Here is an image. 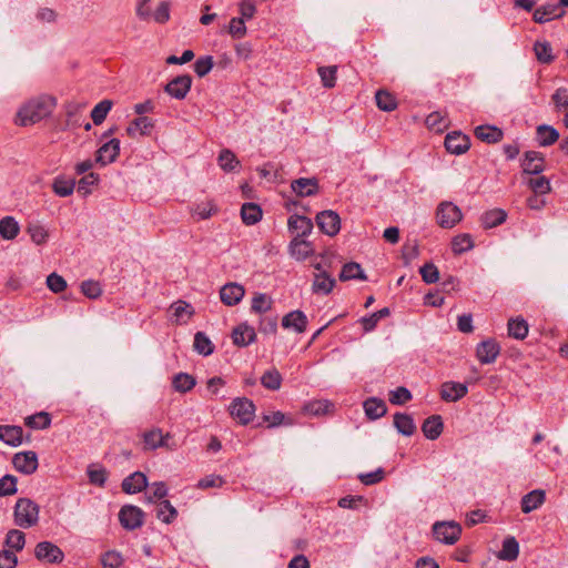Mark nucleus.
Returning a JSON list of instances; mask_svg holds the SVG:
<instances>
[{"label": "nucleus", "mask_w": 568, "mask_h": 568, "mask_svg": "<svg viewBox=\"0 0 568 568\" xmlns=\"http://www.w3.org/2000/svg\"><path fill=\"white\" fill-rule=\"evenodd\" d=\"M54 105V99L48 95L31 99L19 109L16 123L21 126L32 125L49 116Z\"/></svg>", "instance_id": "nucleus-1"}, {"label": "nucleus", "mask_w": 568, "mask_h": 568, "mask_svg": "<svg viewBox=\"0 0 568 568\" xmlns=\"http://www.w3.org/2000/svg\"><path fill=\"white\" fill-rule=\"evenodd\" d=\"M426 125L432 130L440 132L447 128L448 122L439 112H432L426 118Z\"/></svg>", "instance_id": "nucleus-61"}, {"label": "nucleus", "mask_w": 568, "mask_h": 568, "mask_svg": "<svg viewBox=\"0 0 568 568\" xmlns=\"http://www.w3.org/2000/svg\"><path fill=\"white\" fill-rule=\"evenodd\" d=\"M20 232L19 223L12 216H4L0 220V236L3 240H13Z\"/></svg>", "instance_id": "nucleus-38"}, {"label": "nucleus", "mask_w": 568, "mask_h": 568, "mask_svg": "<svg viewBox=\"0 0 568 568\" xmlns=\"http://www.w3.org/2000/svg\"><path fill=\"white\" fill-rule=\"evenodd\" d=\"M40 508L29 498H19L14 506V524L21 528H30L39 521Z\"/></svg>", "instance_id": "nucleus-2"}, {"label": "nucleus", "mask_w": 568, "mask_h": 568, "mask_svg": "<svg viewBox=\"0 0 568 568\" xmlns=\"http://www.w3.org/2000/svg\"><path fill=\"white\" fill-rule=\"evenodd\" d=\"M81 292L87 297L94 300L98 298L102 294V288L99 282L88 280L82 282L81 284Z\"/></svg>", "instance_id": "nucleus-64"}, {"label": "nucleus", "mask_w": 568, "mask_h": 568, "mask_svg": "<svg viewBox=\"0 0 568 568\" xmlns=\"http://www.w3.org/2000/svg\"><path fill=\"white\" fill-rule=\"evenodd\" d=\"M244 294V287L237 283H227L220 291L221 301L229 306L239 304Z\"/></svg>", "instance_id": "nucleus-16"}, {"label": "nucleus", "mask_w": 568, "mask_h": 568, "mask_svg": "<svg viewBox=\"0 0 568 568\" xmlns=\"http://www.w3.org/2000/svg\"><path fill=\"white\" fill-rule=\"evenodd\" d=\"M216 211H217V209L213 204V202L209 201L205 203L196 204L192 209V214L197 216L201 220H206V219L211 217L214 213H216Z\"/></svg>", "instance_id": "nucleus-58"}, {"label": "nucleus", "mask_w": 568, "mask_h": 568, "mask_svg": "<svg viewBox=\"0 0 568 568\" xmlns=\"http://www.w3.org/2000/svg\"><path fill=\"white\" fill-rule=\"evenodd\" d=\"M288 229L296 233L295 237L303 239L312 233L313 222L311 219L294 214L288 219Z\"/></svg>", "instance_id": "nucleus-23"}, {"label": "nucleus", "mask_w": 568, "mask_h": 568, "mask_svg": "<svg viewBox=\"0 0 568 568\" xmlns=\"http://www.w3.org/2000/svg\"><path fill=\"white\" fill-rule=\"evenodd\" d=\"M412 399V393L408 388L399 386L389 392V402L394 405H403Z\"/></svg>", "instance_id": "nucleus-59"}, {"label": "nucleus", "mask_w": 568, "mask_h": 568, "mask_svg": "<svg viewBox=\"0 0 568 568\" xmlns=\"http://www.w3.org/2000/svg\"><path fill=\"white\" fill-rule=\"evenodd\" d=\"M291 255L296 260H306L313 254L312 243L304 240L294 237L290 244Z\"/></svg>", "instance_id": "nucleus-32"}, {"label": "nucleus", "mask_w": 568, "mask_h": 568, "mask_svg": "<svg viewBox=\"0 0 568 568\" xmlns=\"http://www.w3.org/2000/svg\"><path fill=\"white\" fill-rule=\"evenodd\" d=\"M475 135L478 140L487 143H497L503 139V131L495 125H478L475 129Z\"/></svg>", "instance_id": "nucleus-27"}, {"label": "nucleus", "mask_w": 568, "mask_h": 568, "mask_svg": "<svg viewBox=\"0 0 568 568\" xmlns=\"http://www.w3.org/2000/svg\"><path fill=\"white\" fill-rule=\"evenodd\" d=\"M394 426L404 436H412L416 432L413 417L405 413H396L394 415Z\"/></svg>", "instance_id": "nucleus-31"}, {"label": "nucleus", "mask_w": 568, "mask_h": 568, "mask_svg": "<svg viewBox=\"0 0 568 568\" xmlns=\"http://www.w3.org/2000/svg\"><path fill=\"white\" fill-rule=\"evenodd\" d=\"M142 438L144 450L165 448L166 450L173 452L178 448L176 443L172 440V435L170 433L164 434L159 427H153L144 432Z\"/></svg>", "instance_id": "nucleus-3"}, {"label": "nucleus", "mask_w": 568, "mask_h": 568, "mask_svg": "<svg viewBox=\"0 0 568 568\" xmlns=\"http://www.w3.org/2000/svg\"><path fill=\"white\" fill-rule=\"evenodd\" d=\"M23 429L20 426H0V439L10 446H18L22 443Z\"/></svg>", "instance_id": "nucleus-29"}, {"label": "nucleus", "mask_w": 568, "mask_h": 568, "mask_svg": "<svg viewBox=\"0 0 568 568\" xmlns=\"http://www.w3.org/2000/svg\"><path fill=\"white\" fill-rule=\"evenodd\" d=\"M419 273L422 275L423 281L426 284H434L439 280V271L437 266L433 263H425L420 268Z\"/></svg>", "instance_id": "nucleus-56"}, {"label": "nucleus", "mask_w": 568, "mask_h": 568, "mask_svg": "<svg viewBox=\"0 0 568 568\" xmlns=\"http://www.w3.org/2000/svg\"><path fill=\"white\" fill-rule=\"evenodd\" d=\"M544 501L545 493L539 489L532 490L521 498V510L525 514H529L541 506Z\"/></svg>", "instance_id": "nucleus-33"}, {"label": "nucleus", "mask_w": 568, "mask_h": 568, "mask_svg": "<svg viewBox=\"0 0 568 568\" xmlns=\"http://www.w3.org/2000/svg\"><path fill=\"white\" fill-rule=\"evenodd\" d=\"M261 384L270 390H277L282 385V375L276 368L267 369L261 377Z\"/></svg>", "instance_id": "nucleus-44"}, {"label": "nucleus", "mask_w": 568, "mask_h": 568, "mask_svg": "<svg viewBox=\"0 0 568 568\" xmlns=\"http://www.w3.org/2000/svg\"><path fill=\"white\" fill-rule=\"evenodd\" d=\"M172 384L176 392L186 393L195 386L196 382L192 375L179 373L174 375Z\"/></svg>", "instance_id": "nucleus-46"}, {"label": "nucleus", "mask_w": 568, "mask_h": 568, "mask_svg": "<svg viewBox=\"0 0 568 568\" xmlns=\"http://www.w3.org/2000/svg\"><path fill=\"white\" fill-rule=\"evenodd\" d=\"M178 516L176 509L169 500H162L156 509V517L165 524H171Z\"/></svg>", "instance_id": "nucleus-53"}, {"label": "nucleus", "mask_w": 568, "mask_h": 568, "mask_svg": "<svg viewBox=\"0 0 568 568\" xmlns=\"http://www.w3.org/2000/svg\"><path fill=\"white\" fill-rule=\"evenodd\" d=\"M192 87V77L189 74H182L173 78L164 85V92L171 98L176 100H183L186 98Z\"/></svg>", "instance_id": "nucleus-8"}, {"label": "nucleus", "mask_w": 568, "mask_h": 568, "mask_svg": "<svg viewBox=\"0 0 568 568\" xmlns=\"http://www.w3.org/2000/svg\"><path fill=\"white\" fill-rule=\"evenodd\" d=\"M376 105L379 110L390 112L397 108L395 97L386 90H378L375 94Z\"/></svg>", "instance_id": "nucleus-42"}, {"label": "nucleus", "mask_w": 568, "mask_h": 568, "mask_svg": "<svg viewBox=\"0 0 568 568\" xmlns=\"http://www.w3.org/2000/svg\"><path fill=\"white\" fill-rule=\"evenodd\" d=\"M14 468L26 475L33 474L38 468V456L34 452L17 453L12 459Z\"/></svg>", "instance_id": "nucleus-13"}, {"label": "nucleus", "mask_w": 568, "mask_h": 568, "mask_svg": "<svg viewBox=\"0 0 568 568\" xmlns=\"http://www.w3.org/2000/svg\"><path fill=\"white\" fill-rule=\"evenodd\" d=\"M34 556L45 564H60L64 559L63 551L51 541H40L34 548Z\"/></svg>", "instance_id": "nucleus-6"}, {"label": "nucleus", "mask_w": 568, "mask_h": 568, "mask_svg": "<svg viewBox=\"0 0 568 568\" xmlns=\"http://www.w3.org/2000/svg\"><path fill=\"white\" fill-rule=\"evenodd\" d=\"M363 407L365 410V415L367 416L368 419L372 420L383 417L387 412L385 402L377 397L367 398L363 403Z\"/></svg>", "instance_id": "nucleus-25"}, {"label": "nucleus", "mask_w": 568, "mask_h": 568, "mask_svg": "<svg viewBox=\"0 0 568 568\" xmlns=\"http://www.w3.org/2000/svg\"><path fill=\"white\" fill-rule=\"evenodd\" d=\"M317 72L321 77V81L324 88L332 89L335 87L337 73L336 65L320 67Z\"/></svg>", "instance_id": "nucleus-55"}, {"label": "nucleus", "mask_w": 568, "mask_h": 568, "mask_svg": "<svg viewBox=\"0 0 568 568\" xmlns=\"http://www.w3.org/2000/svg\"><path fill=\"white\" fill-rule=\"evenodd\" d=\"M245 20L243 18H232L229 24V33L234 39H242L246 34Z\"/></svg>", "instance_id": "nucleus-60"}, {"label": "nucleus", "mask_w": 568, "mask_h": 568, "mask_svg": "<svg viewBox=\"0 0 568 568\" xmlns=\"http://www.w3.org/2000/svg\"><path fill=\"white\" fill-rule=\"evenodd\" d=\"M256 338L254 328L246 323H242L234 327L232 332L233 344L240 347H244L253 343Z\"/></svg>", "instance_id": "nucleus-20"}, {"label": "nucleus", "mask_w": 568, "mask_h": 568, "mask_svg": "<svg viewBox=\"0 0 568 568\" xmlns=\"http://www.w3.org/2000/svg\"><path fill=\"white\" fill-rule=\"evenodd\" d=\"M474 247V242L468 233L456 235L452 241V250L455 254L465 253Z\"/></svg>", "instance_id": "nucleus-49"}, {"label": "nucleus", "mask_w": 568, "mask_h": 568, "mask_svg": "<svg viewBox=\"0 0 568 568\" xmlns=\"http://www.w3.org/2000/svg\"><path fill=\"white\" fill-rule=\"evenodd\" d=\"M17 493V478L4 475L0 478V496H11Z\"/></svg>", "instance_id": "nucleus-62"}, {"label": "nucleus", "mask_w": 568, "mask_h": 568, "mask_svg": "<svg viewBox=\"0 0 568 568\" xmlns=\"http://www.w3.org/2000/svg\"><path fill=\"white\" fill-rule=\"evenodd\" d=\"M432 530L434 538L445 545L456 544L463 531L462 526L454 520L436 521Z\"/></svg>", "instance_id": "nucleus-4"}, {"label": "nucleus", "mask_w": 568, "mask_h": 568, "mask_svg": "<svg viewBox=\"0 0 568 568\" xmlns=\"http://www.w3.org/2000/svg\"><path fill=\"white\" fill-rule=\"evenodd\" d=\"M151 493L145 496L149 503H155L163 499L168 495V487L163 481L153 483Z\"/></svg>", "instance_id": "nucleus-63"}, {"label": "nucleus", "mask_w": 568, "mask_h": 568, "mask_svg": "<svg viewBox=\"0 0 568 568\" xmlns=\"http://www.w3.org/2000/svg\"><path fill=\"white\" fill-rule=\"evenodd\" d=\"M307 325V317L302 311H292L286 314L282 320V326L287 329L301 334L305 332Z\"/></svg>", "instance_id": "nucleus-22"}, {"label": "nucleus", "mask_w": 568, "mask_h": 568, "mask_svg": "<svg viewBox=\"0 0 568 568\" xmlns=\"http://www.w3.org/2000/svg\"><path fill=\"white\" fill-rule=\"evenodd\" d=\"M527 185L535 194L545 195L551 191L550 182L547 178L539 174L535 178H529Z\"/></svg>", "instance_id": "nucleus-54"}, {"label": "nucleus", "mask_w": 568, "mask_h": 568, "mask_svg": "<svg viewBox=\"0 0 568 568\" xmlns=\"http://www.w3.org/2000/svg\"><path fill=\"white\" fill-rule=\"evenodd\" d=\"M75 181L73 179H67L65 176L59 175L53 180L52 190L61 197L71 195L74 191Z\"/></svg>", "instance_id": "nucleus-39"}, {"label": "nucleus", "mask_w": 568, "mask_h": 568, "mask_svg": "<svg viewBox=\"0 0 568 568\" xmlns=\"http://www.w3.org/2000/svg\"><path fill=\"white\" fill-rule=\"evenodd\" d=\"M507 219V213L503 209H493L486 211L481 217L480 222L484 229H493L500 224H503Z\"/></svg>", "instance_id": "nucleus-30"}, {"label": "nucleus", "mask_w": 568, "mask_h": 568, "mask_svg": "<svg viewBox=\"0 0 568 568\" xmlns=\"http://www.w3.org/2000/svg\"><path fill=\"white\" fill-rule=\"evenodd\" d=\"M241 217L244 224L254 225L262 219V209L252 202L244 203L241 209Z\"/></svg>", "instance_id": "nucleus-35"}, {"label": "nucleus", "mask_w": 568, "mask_h": 568, "mask_svg": "<svg viewBox=\"0 0 568 568\" xmlns=\"http://www.w3.org/2000/svg\"><path fill=\"white\" fill-rule=\"evenodd\" d=\"M121 487L126 494H136L148 487V478L143 473L135 471L123 479Z\"/></svg>", "instance_id": "nucleus-21"}, {"label": "nucleus", "mask_w": 568, "mask_h": 568, "mask_svg": "<svg viewBox=\"0 0 568 568\" xmlns=\"http://www.w3.org/2000/svg\"><path fill=\"white\" fill-rule=\"evenodd\" d=\"M534 52L538 62L549 64L555 60L550 42L537 40L534 43Z\"/></svg>", "instance_id": "nucleus-36"}, {"label": "nucleus", "mask_w": 568, "mask_h": 568, "mask_svg": "<svg viewBox=\"0 0 568 568\" xmlns=\"http://www.w3.org/2000/svg\"><path fill=\"white\" fill-rule=\"evenodd\" d=\"M113 103L111 100H102L91 111V119L95 125H100L105 120Z\"/></svg>", "instance_id": "nucleus-50"}, {"label": "nucleus", "mask_w": 568, "mask_h": 568, "mask_svg": "<svg viewBox=\"0 0 568 568\" xmlns=\"http://www.w3.org/2000/svg\"><path fill=\"white\" fill-rule=\"evenodd\" d=\"M119 520L123 528L134 530L144 524V511L138 506L125 505L119 511Z\"/></svg>", "instance_id": "nucleus-7"}, {"label": "nucleus", "mask_w": 568, "mask_h": 568, "mask_svg": "<svg viewBox=\"0 0 568 568\" xmlns=\"http://www.w3.org/2000/svg\"><path fill=\"white\" fill-rule=\"evenodd\" d=\"M500 353V347L495 339H486L476 347V356L481 364H491Z\"/></svg>", "instance_id": "nucleus-14"}, {"label": "nucleus", "mask_w": 568, "mask_h": 568, "mask_svg": "<svg viewBox=\"0 0 568 568\" xmlns=\"http://www.w3.org/2000/svg\"><path fill=\"white\" fill-rule=\"evenodd\" d=\"M27 232L36 245H43L49 239L48 230L38 222L30 223L27 227Z\"/></svg>", "instance_id": "nucleus-45"}, {"label": "nucleus", "mask_w": 568, "mask_h": 568, "mask_svg": "<svg viewBox=\"0 0 568 568\" xmlns=\"http://www.w3.org/2000/svg\"><path fill=\"white\" fill-rule=\"evenodd\" d=\"M214 67L213 57L211 55H204L199 58L194 63V72L200 77L203 78L206 74L210 73V71Z\"/></svg>", "instance_id": "nucleus-57"}, {"label": "nucleus", "mask_w": 568, "mask_h": 568, "mask_svg": "<svg viewBox=\"0 0 568 568\" xmlns=\"http://www.w3.org/2000/svg\"><path fill=\"white\" fill-rule=\"evenodd\" d=\"M508 334L516 339H524L528 334V323L521 318H510L508 321Z\"/></svg>", "instance_id": "nucleus-41"}, {"label": "nucleus", "mask_w": 568, "mask_h": 568, "mask_svg": "<svg viewBox=\"0 0 568 568\" xmlns=\"http://www.w3.org/2000/svg\"><path fill=\"white\" fill-rule=\"evenodd\" d=\"M217 161L221 169L225 172L234 171L240 165L236 155L229 149H224L220 152Z\"/></svg>", "instance_id": "nucleus-47"}, {"label": "nucleus", "mask_w": 568, "mask_h": 568, "mask_svg": "<svg viewBox=\"0 0 568 568\" xmlns=\"http://www.w3.org/2000/svg\"><path fill=\"white\" fill-rule=\"evenodd\" d=\"M565 14V11L560 8L558 3H547L545 6L538 7L534 11V21L536 23H545L552 19L561 18Z\"/></svg>", "instance_id": "nucleus-18"}, {"label": "nucleus", "mask_w": 568, "mask_h": 568, "mask_svg": "<svg viewBox=\"0 0 568 568\" xmlns=\"http://www.w3.org/2000/svg\"><path fill=\"white\" fill-rule=\"evenodd\" d=\"M468 392L467 385L456 382H445L440 387V397L445 402H457Z\"/></svg>", "instance_id": "nucleus-17"}, {"label": "nucleus", "mask_w": 568, "mask_h": 568, "mask_svg": "<svg viewBox=\"0 0 568 568\" xmlns=\"http://www.w3.org/2000/svg\"><path fill=\"white\" fill-rule=\"evenodd\" d=\"M524 174L538 175L545 170V158L537 151H527L521 160Z\"/></svg>", "instance_id": "nucleus-11"}, {"label": "nucleus", "mask_w": 568, "mask_h": 568, "mask_svg": "<svg viewBox=\"0 0 568 568\" xmlns=\"http://www.w3.org/2000/svg\"><path fill=\"white\" fill-rule=\"evenodd\" d=\"M437 223L443 229L454 227L463 217L460 209L452 202H442L436 210Z\"/></svg>", "instance_id": "nucleus-5"}, {"label": "nucleus", "mask_w": 568, "mask_h": 568, "mask_svg": "<svg viewBox=\"0 0 568 568\" xmlns=\"http://www.w3.org/2000/svg\"><path fill=\"white\" fill-rule=\"evenodd\" d=\"M339 280L343 282L349 280L366 281L367 276L358 263L349 262L343 265L342 271L339 273Z\"/></svg>", "instance_id": "nucleus-34"}, {"label": "nucleus", "mask_w": 568, "mask_h": 568, "mask_svg": "<svg viewBox=\"0 0 568 568\" xmlns=\"http://www.w3.org/2000/svg\"><path fill=\"white\" fill-rule=\"evenodd\" d=\"M291 187L298 196H312L318 192V181L315 178H300L292 181Z\"/></svg>", "instance_id": "nucleus-19"}, {"label": "nucleus", "mask_w": 568, "mask_h": 568, "mask_svg": "<svg viewBox=\"0 0 568 568\" xmlns=\"http://www.w3.org/2000/svg\"><path fill=\"white\" fill-rule=\"evenodd\" d=\"M50 424L51 416L45 412H40L26 418V425L34 429H45Z\"/></svg>", "instance_id": "nucleus-51"}, {"label": "nucleus", "mask_w": 568, "mask_h": 568, "mask_svg": "<svg viewBox=\"0 0 568 568\" xmlns=\"http://www.w3.org/2000/svg\"><path fill=\"white\" fill-rule=\"evenodd\" d=\"M153 128V122L148 116H140L133 120L126 129L130 136H134L136 132L142 135H146Z\"/></svg>", "instance_id": "nucleus-40"}, {"label": "nucleus", "mask_w": 568, "mask_h": 568, "mask_svg": "<svg viewBox=\"0 0 568 568\" xmlns=\"http://www.w3.org/2000/svg\"><path fill=\"white\" fill-rule=\"evenodd\" d=\"M193 346H194V349L203 356H209L214 351V346H213L211 339L203 332H197L194 335Z\"/></svg>", "instance_id": "nucleus-48"}, {"label": "nucleus", "mask_w": 568, "mask_h": 568, "mask_svg": "<svg viewBox=\"0 0 568 568\" xmlns=\"http://www.w3.org/2000/svg\"><path fill=\"white\" fill-rule=\"evenodd\" d=\"M120 152V141L111 139L97 151V163L106 165L115 161Z\"/></svg>", "instance_id": "nucleus-15"}, {"label": "nucleus", "mask_w": 568, "mask_h": 568, "mask_svg": "<svg viewBox=\"0 0 568 568\" xmlns=\"http://www.w3.org/2000/svg\"><path fill=\"white\" fill-rule=\"evenodd\" d=\"M390 314L388 307H384L377 312H374L369 316H364L361 318V323L363 324V328L366 333L372 332L379 320L387 317Z\"/></svg>", "instance_id": "nucleus-52"}, {"label": "nucleus", "mask_w": 568, "mask_h": 568, "mask_svg": "<svg viewBox=\"0 0 568 568\" xmlns=\"http://www.w3.org/2000/svg\"><path fill=\"white\" fill-rule=\"evenodd\" d=\"M445 148L452 154H463L470 148L468 135L459 131L450 132L445 138Z\"/></svg>", "instance_id": "nucleus-12"}, {"label": "nucleus", "mask_w": 568, "mask_h": 568, "mask_svg": "<svg viewBox=\"0 0 568 568\" xmlns=\"http://www.w3.org/2000/svg\"><path fill=\"white\" fill-rule=\"evenodd\" d=\"M519 556V544L515 537L508 536L504 539L501 549L497 554V558L505 561H514Z\"/></svg>", "instance_id": "nucleus-26"}, {"label": "nucleus", "mask_w": 568, "mask_h": 568, "mask_svg": "<svg viewBox=\"0 0 568 568\" xmlns=\"http://www.w3.org/2000/svg\"><path fill=\"white\" fill-rule=\"evenodd\" d=\"M335 286V280L331 277L327 273L322 272L320 274L315 275L314 282H313V291L315 293H324L328 294L332 292L333 287Z\"/></svg>", "instance_id": "nucleus-43"}, {"label": "nucleus", "mask_w": 568, "mask_h": 568, "mask_svg": "<svg viewBox=\"0 0 568 568\" xmlns=\"http://www.w3.org/2000/svg\"><path fill=\"white\" fill-rule=\"evenodd\" d=\"M26 545V535L23 531L18 529H11L7 532L4 546L8 548L7 550H11L16 554V551H21Z\"/></svg>", "instance_id": "nucleus-37"}, {"label": "nucleus", "mask_w": 568, "mask_h": 568, "mask_svg": "<svg viewBox=\"0 0 568 568\" xmlns=\"http://www.w3.org/2000/svg\"><path fill=\"white\" fill-rule=\"evenodd\" d=\"M315 221L320 230L328 236H335L341 230V217L335 211L320 212Z\"/></svg>", "instance_id": "nucleus-9"}, {"label": "nucleus", "mask_w": 568, "mask_h": 568, "mask_svg": "<svg viewBox=\"0 0 568 568\" xmlns=\"http://www.w3.org/2000/svg\"><path fill=\"white\" fill-rule=\"evenodd\" d=\"M536 135L540 146H550L559 139V132L548 124L538 125L536 129Z\"/></svg>", "instance_id": "nucleus-28"}, {"label": "nucleus", "mask_w": 568, "mask_h": 568, "mask_svg": "<svg viewBox=\"0 0 568 568\" xmlns=\"http://www.w3.org/2000/svg\"><path fill=\"white\" fill-rule=\"evenodd\" d=\"M231 414L243 425L248 424L255 414V406L252 400L243 397L235 398L231 405Z\"/></svg>", "instance_id": "nucleus-10"}, {"label": "nucleus", "mask_w": 568, "mask_h": 568, "mask_svg": "<svg viewBox=\"0 0 568 568\" xmlns=\"http://www.w3.org/2000/svg\"><path fill=\"white\" fill-rule=\"evenodd\" d=\"M444 429V423L440 415H432L427 417L423 425L422 432L427 439H437Z\"/></svg>", "instance_id": "nucleus-24"}]
</instances>
